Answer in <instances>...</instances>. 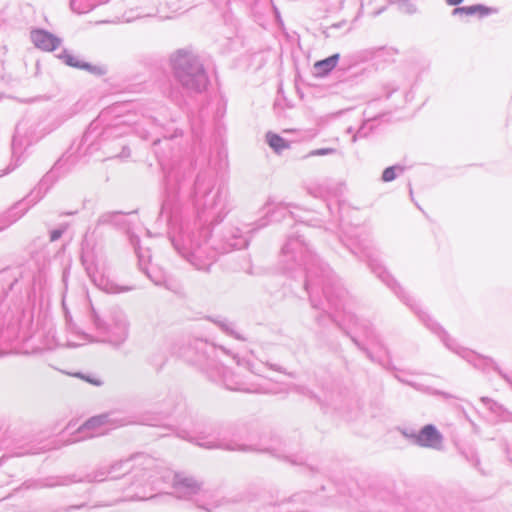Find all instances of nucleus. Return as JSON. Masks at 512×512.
<instances>
[{"mask_svg": "<svg viewBox=\"0 0 512 512\" xmlns=\"http://www.w3.org/2000/svg\"><path fill=\"white\" fill-rule=\"evenodd\" d=\"M266 141L268 145L277 153L289 148V144L284 138L272 132H268L266 134Z\"/></svg>", "mask_w": 512, "mask_h": 512, "instance_id": "423d86ee", "label": "nucleus"}, {"mask_svg": "<svg viewBox=\"0 0 512 512\" xmlns=\"http://www.w3.org/2000/svg\"><path fill=\"white\" fill-rule=\"evenodd\" d=\"M334 150L332 148H324V149H317L310 152L311 156H321V155H327L333 153Z\"/></svg>", "mask_w": 512, "mask_h": 512, "instance_id": "1a4fd4ad", "label": "nucleus"}, {"mask_svg": "<svg viewBox=\"0 0 512 512\" xmlns=\"http://www.w3.org/2000/svg\"><path fill=\"white\" fill-rule=\"evenodd\" d=\"M339 60V54H334L324 60L317 61L314 64V69L316 72V75L318 76H324L328 74L330 71H332Z\"/></svg>", "mask_w": 512, "mask_h": 512, "instance_id": "39448f33", "label": "nucleus"}, {"mask_svg": "<svg viewBox=\"0 0 512 512\" xmlns=\"http://www.w3.org/2000/svg\"><path fill=\"white\" fill-rule=\"evenodd\" d=\"M463 0H446V2L449 4V5H458L462 2Z\"/></svg>", "mask_w": 512, "mask_h": 512, "instance_id": "9b49d317", "label": "nucleus"}, {"mask_svg": "<svg viewBox=\"0 0 512 512\" xmlns=\"http://www.w3.org/2000/svg\"><path fill=\"white\" fill-rule=\"evenodd\" d=\"M177 77L187 87L201 90L207 86L208 79L202 67L188 58H181L177 64Z\"/></svg>", "mask_w": 512, "mask_h": 512, "instance_id": "f257e3e1", "label": "nucleus"}, {"mask_svg": "<svg viewBox=\"0 0 512 512\" xmlns=\"http://www.w3.org/2000/svg\"><path fill=\"white\" fill-rule=\"evenodd\" d=\"M59 57H60V59L63 60V62L66 65H68L70 67L87 70L92 73H99V74L102 73L101 68H99L97 66H92L88 63H83L76 56H74L66 51H64Z\"/></svg>", "mask_w": 512, "mask_h": 512, "instance_id": "20e7f679", "label": "nucleus"}, {"mask_svg": "<svg viewBox=\"0 0 512 512\" xmlns=\"http://www.w3.org/2000/svg\"><path fill=\"white\" fill-rule=\"evenodd\" d=\"M396 178L395 167H388L383 171L382 180L385 182L393 181Z\"/></svg>", "mask_w": 512, "mask_h": 512, "instance_id": "6e6552de", "label": "nucleus"}, {"mask_svg": "<svg viewBox=\"0 0 512 512\" xmlns=\"http://www.w3.org/2000/svg\"><path fill=\"white\" fill-rule=\"evenodd\" d=\"M59 237H60V232L54 231L52 233L51 239L54 241V240L58 239Z\"/></svg>", "mask_w": 512, "mask_h": 512, "instance_id": "f8f14e48", "label": "nucleus"}, {"mask_svg": "<svg viewBox=\"0 0 512 512\" xmlns=\"http://www.w3.org/2000/svg\"><path fill=\"white\" fill-rule=\"evenodd\" d=\"M414 438L419 446L427 448L439 449L442 442L440 433L432 425H426Z\"/></svg>", "mask_w": 512, "mask_h": 512, "instance_id": "f03ea898", "label": "nucleus"}, {"mask_svg": "<svg viewBox=\"0 0 512 512\" xmlns=\"http://www.w3.org/2000/svg\"><path fill=\"white\" fill-rule=\"evenodd\" d=\"M31 40L37 48L47 52L55 50L60 44L57 37L41 29L31 32Z\"/></svg>", "mask_w": 512, "mask_h": 512, "instance_id": "7ed1b4c3", "label": "nucleus"}, {"mask_svg": "<svg viewBox=\"0 0 512 512\" xmlns=\"http://www.w3.org/2000/svg\"><path fill=\"white\" fill-rule=\"evenodd\" d=\"M76 377L80 378V379H83L95 386H100L102 384V382L99 380V379H93V378H90V377H87L85 375H82V374H75Z\"/></svg>", "mask_w": 512, "mask_h": 512, "instance_id": "9d476101", "label": "nucleus"}, {"mask_svg": "<svg viewBox=\"0 0 512 512\" xmlns=\"http://www.w3.org/2000/svg\"><path fill=\"white\" fill-rule=\"evenodd\" d=\"M458 13H464L467 15H472V14L487 15L488 13H490V9L487 7L481 6V5H474V6L456 8L454 10V14H458Z\"/></svg>", "mask_w": 512, "mask_h": 512, "instance_id": "0eeeda50", "label": "nucleus"}]
</instances>
